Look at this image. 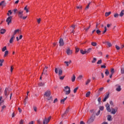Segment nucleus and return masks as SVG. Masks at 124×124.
<instances>
[{
    "instance_id": "f257e3e1",
    "label": "nucleus",
    "mask_w": 124,
    "mask_h": 124,
    "mask_svg": "<svg viewBox=\"0 0 124 124\" xmlns=\"http://www.w3.org/2000/svg\"><path fill=\"white\" fill-rule=\"evenodd\" d=\"M64 92L66 95H68L70 93L71 91L70 90V88L68 86L64 87Z\"/></svg>"
},
{
    "instance_id": "f03ea898",
    "label": "nucleus",
    "mask_w": 124,
    "mask_h": 124,
    "mask_svg": "<svg viewBox=\"0 0 124 124\" xmlns=\"http://www.w3.org/2000/svg\"><path fill=\"white\" fill-rule=\"evenodd\" d=\"M44 95L48 97L47 100H50L52 99V96H50L51 95V92L49 90L45 92Z\"/></svg>"
},
{
    "instance_id": "7ed1b4c3",
    "label": "nucleus",
    "mask_w": 124,
    "mask_h": 124,
    "mask_svg": "<svg viewBox=\"0 0 124 124\" xmlns=\"http://www.w3.org/2000/svg\"><path fill=\"white\" fill-rule=\"evenodd\" d=\"M10 93V89L8 88H6L4 92L5 96H6V97H7Z\"/></svg>"
},
{
    "instance_id": "20e7f679",
    "label": "nucleus",
    "mask_w": 124,
    "mask_h": 124,
    "mask_svg": "<svg viewBox=\"0 0 124 124\" xmlns=\"http://www.w3.org/2000/svg\"><path fill=\"white\" fill-rule=\"evenodd\" d=\"M12 16H8L6 19V22H7V24L8 25H9V24H11V23H12Z\"/></svg>"
},
{
    "instance_id": "39448f33",
    "label": "nucleus",
    "mask_w": 124,
    "mask_h": 124,
    "mask_svg": "<svg viewBox=\"0 0 124 124\" xmlns=\"http://www.w3.org/2000/svg\"><path fill=\"white\" fill-rule=\"evenodd\" d=\"M115 88H116L115 90L116 92H121V91H122V87L121 86V85L119 84L116 85Z\"/></svg>"
},
{
    "instance_id": "423d86ee",
    "label": "nucleus",
    "mask_w": 124,
    "mask_h": 124,
    "mask_svg": "<svg viewBox=\"0 0 124 124\" xmlns=\"http://www.w3.org/2000/svg\"><path fill=\"white\" fill-rule=\"evenodd\" d=\"M94 119H95V115L93 114L92 116L90 117L89 121L90 123H93V121H94Z\"/></svg>"
},
{
    "instance_id": "0eeeda50",
    "label": "nucleus",
    "mask_w": 124,
    "mask_h": 124,
    "mask_svg": "<svg viewBox=\"0 0 124 124\" xmlns=\"http://www.w3.org/2000/svg\"><path fill=\"white\" fill-rule=\"evenodd\" d=\"M23 11L22 10H19L18 12V17L19 18H20V19H22V18H23Z\"/></svg>"
},
{
    "instance_id": "6e6552de",
    "label": "nucleus",
    "mask_w": 124,
    "mask_h": 124,
    "mask_svg": "<svg viewBox=\"0 0 124 124\" xmlns=\"http://www.w3.org/2000/svg\"><path fill=\"white\" fill-rule=\"evenodd\" d=\"M111 114L113 115H115L116 113H117V111H118V108H114L111 109Z\"/></svg>"
},
{
    "instance_id": "1a4fd4ad",
    "label": "nucleus",
    "mask_w": 124,
    "mask_h": 124,
    "mask_svg": "<svg viewBox=\"0 0 124 124\" xmlns=\"http://www.w3.org/2000/svg\"><path fill=\"white\" fill-rule=\"evenodd\" d=\"M59 44H60L59 46H63V45H64V42H63V39H62V38H61L60 39Z\"/></svg>"
},
{
    "instance_id": "9d476101",
    "label": "nucleus",
    "mask_w": 124,
    "mask_h": 124,
    "mask_svg": "<svg viewBox=\"0 0 124 124\" xmlns=\"http://www.w3.org/2000/svg\"><path fill=\"white\" fill-rule=\"evenodd\" d=\"M3 104H4V101L2 100V96H0V106L3 105Z\"/></svg>"
},
{
    "instance_id": "9b49d317",
    "label": "nucleus",
    "mask_w": 124,
    "mask_h": 124,
    "mask_svg": "<svg viewBox=\"0 0 124 124\" xmlns=\"http://www.w3.org/2000/svg\"><path fill=\"white\" fill-rule=\"evenodd\" d=\"M109 93H108L105 95V96L104 98V100H103L104 102H105V101H106V100H107V99H108V98H109Z\"/></svg>"
},
{
    "instance_id": "f8f14e48",
    "label": "nucleus",
    "mask_w": 124,
    "mask_h": 124,
    "mask_svg": "<svg viewBox=\"0 0 124 124\" xmlns=\"http://www.w3.org/2000/svg\"><path fill=\"white\" fill-rule=\"evenodd\" d=\"M66 53H67V55H71V54H72V50H70V49H69V48H68L66 50Z\"/></svg>"
},
{
    "instance_id": "ddd939ff",
    "label": "nucleus",
    "mask_w": 124,
    "mask_h": 124,
    "mask_svg": "<svg viewBox=\"0 0 124 124\" xmlns=\"http://www.w3.org/2000/svg\"><path fill=\"white\" fill-rule=\"evenodd\" d=\"M47 75V70L46 69L44 68L42 73V75Z\"/></svg>"
},
{
    "instance_id": "4468645a",
    "label": "nucleus",
    "mask_w": 124,
    "mask_h": 124,
    "mask_svg": "<svg viewBox=\"0 0 124 124\" xmlns=\"http://www.w3.org/2000/svg\"><path fill=\"white\" fill-rule=\"evenodd\" d=\"M14 38H15V36L12 35L9 41L10 43H12L13 42V40H14Z\"/></svg>"
},
{
    "instance_id": "2eb2a0df",
    "label": "nucleus",
    "mask_w": 124,
    "mask_h": 124,
    "mask_svg": "<svg viewBox=\"0 0 124 124\" xmlns=\"http://www.w3.org/2000/svg\"><path fill=\"white\" fill-rule=\"evenodd\" d=\"M19 29H17V30H16L14 32V34L13 35H14V36H15V34H16V33H19Z\"/></svg>"
},
{
    "instance_id": "dca6fc26",
    "label": "nucleus",
    "mask_w": 124,
    "mask_h": 124,
    "mask_svg": "<svg viewBox=\"0 0 124 124\" xmlns=\"http://www.w3.org/2000/svg\"><path fill=\"white\" fill-rule=\"evenodd\" d=\"M68 112H69V108H67L66 111L64 112V113L62 115V118H63V116H64V115H65V114H67V113H68Z\"/></svg>"
},
{
    "instance_id": "f3484780",
    "label": "nucleus",
    "mask_w": 124,
    "mask_h": 124,
    "mask_svg": "<svg viewBox=\"0 0 124 124\" xmlns=\"http://www.w3.org/2000/svg\"><path fill=\"white\" fill-rule=\"evenodd\" d=\"M1 5H2V6H5V5H6V3H5L4 1H1L0 3V6H1Z\"/></svg>"
},
{
    "instance_id": "a211bd4d",
    "label": "nucleus",
    "mask_w": 124,
    "mask_h": 124,
    "mask_svg": "<svg viewBox=\"0 0 124 124\" xmlns=\"http://www.w3.org/2000/svg\"><path fill=\"white\" fill-rule=\"evenodd\" d=\"M49 123V120H47V118H45L43 121V124H48Z\"/></svg>"
},
{
    "instance_id": "6ab92c4d",
    "label": "nucleus",
    "mask_w": 124,
    "mask_h": 124,
    "mask_svg": "<svg viewBox=\"0 0 124 124\" xmlns=\"http://www.w3.org/2000/svg\"><path fill=\"white\" fill-rule=\"evenodd\" d=\"M72 32L71 33H74V29H75V28H76V25H72Z\"/></svg>"
},
{
    "instance_id": "aec40b11",
    "label": "nucleus",
    "mask_w": 124,
    "mask_h": 124,
    "mask_svg": "<svg viewBox=\"0 0 124 124\" xmlns=\"http://www.w3.org/2000/svg\"><path fill=\"white\" fill-rule=\"evenodd\" d=\"M5 31H6V30H5V29H1L0 30L1 34H4V33H5Z\"/></svg>"
},
{
    "instance_id": "412c9836",
    "label": "nucleus",
    "mask_w": 124,
    "mask_h": 124,
    "mask_svg": "<svg viewBox=\"0 0 124 124\" xmlns=\"http://www.w3.org/2000/svg\"><path fill=\"white\" fill-rule=\"evenodd\" d=\"M66 98H67V97H66L65 98H64L62 100H61V103L62 104H63L64 103V101L66 100Z\"/></svg>"
},
{
    "instance_id": "4be33fe9",
    "label": "nucleus",
    "mask_w": 124,
    "mask_h": 124,
    "mask_svg": "<svg viewBox=\"0 0 124 124\" xmlns=\"http://www.w3.org/2000/svg\"><path fill=\"white\" fill-rule=\"evenodd\" d=\"M90 83H91V79L89 78L88 79L86 82H85V85H89V84H90Z\"/></svg>"
},
{
    "instance_id": "5701e85b",
    "label": "nucleus",
    "mask_w": 124,
    "mask_h": 124,
    "mask_svg": "<svg viewBox=\"0 0 124 124\" xmlns=\"http://www.w3.org/2000/svg\"><path fill=\"white\" fill-rule=\"evenodd\" d=\"M62 75V69L59 70V76Z\"/></svg>"
},
{
    "instance_id": "b1692460",
    "label": "nucleus",
    "mask_w": 124,
    "mask_h": 124,
    "mask_svg": "<svg viewBox=\"0 0 124 124\" xmlns=\"http://www.w3.org/2000/svg\"><path fill=\"white\" fill-rule=\"evenodd\" d=\"M38 85L39 87H43V86L45 85V83H44V82H41L39 83Z\"/></svg>"
},
{
    "instance_id": "393cba45",
    "label": "nucleus",
    "mask_w": 124,
    "mask_h": 124,
    "mask_svg": "<svg viewBox=\"0 0 124 124\" xmlns=\"http://www.w3.org/2000/svg\"><path fill=\"white\" fill-rule=\"evenodd\" d=\"M80 53L82 55H85V54H87L86 50L84 51V50H83V49L80 50Z\"/></svg>"
},
{
    "instance_id": "a878e982",
    "label": "nucleus",
    "mask_w": 124,
    "mask_h": 124,
    "mask_svg": "<svg viewBox=\"0 0 124 124\" xmlns=\"http://www.w3.org/2000/svg\"><path fill=\"white\" fill-rule=\"evenodd\" d=\"M121 74H124V65H122V67L121 68Z\"/></svg>"
},
{
    "instance_id": "bb28decb",
    "label": "nucleus",
    "mask_w": 124,
    "mask_h": 124,
    "mask_svg": "<svg viewBox=\"0 0 124 124\" xmlns=\"http://www.w3.org/2000/svg\"><path fill=\"white\" fill-rule=\"evenodd\" d=\"M76 79V77L75 75H73V77L72 78V82H74Z\"/></svg>"
},
{
    "instance_id": "cd10ccee",
    "label": "nucleus",
    "mask_w": 124,
    "mask_h": 124,
    "mask_svg": "<svg viewBox=\"0 0 124 124\" xmlns=\"http://www.w3.org/2000/svg\"><path fill=\"white\" fill-rule=\"evenodd\" d=\"M124 10L121 11V13L119 15V16L120 17H123V16H124Z\"/></svg>"
},
{
    "instance_id": "c85d7f7f",
    "label": "nucleus",
    "mask_w": 124,
    "mask_h": 124,
    "mask_svg": "<svg viewBox=\"0 0 124 124\" xmlns=\"http://www.w3.org/2000/svg\"><path fill=\"white\" fill-rule=\"evenodd\" d=\"M82 78H83V76L80 75L78 76V77L77 79V80L80 81L81 80V79H82Z\"/></svg>"
},
{
    "instance_id": "c756f323",
    "label": "nucleus",
    "mask_w": 124,
    "mask_h": 124,
    "mask_svg": "<svg viewBox=\"0 0 124 124\" xmlns=\"http://www.w3.org/2000/svg\"><path fill=\"white\" fill-rule=\"evenodd\" d=\"M105 74L106 75V76H108L109 75V74H110V73L109 72V71H108V70L106 69V71H105Z\"/></svg>"
},
{
    "instance_id": "7c9ffc66",
    "label": "nucleus",
    "mask_w": 124,
    "mask_h": 124,
    "mask_svg": "<svg viewBox=\"0 0 124 124\" xmlns=\"http://www.w3.org/2000/svg\"><path fill=\"white\" fill-rule=\"evenodd\" d=\"M108 121H112V116L110 115H108Z\"/></svg>"
},
{
    "instance_id": "2f4dec72",
    "label": "nucleus",
    "mask_w": 124,
    "mask_h": 124,
    "mask_svg": "<svg viewBox=\"0 0 124 124\" xmlns=\"http://www.w3.org/2000/svg\"><path fill=\"white\" fill-rule=\"evenodd\" d=\"M90 95H91V92L89 91L86 93V97H89V96H90Z\"/></svg>"
},
{
    "instance_id": "473e14b6",
    "label": "nucleus",
    "mask_w": 124,
    "mask_h": 124,
    "mask_svg": "<svg viewBox=\"0 0 124 124\" xmlns=\"http://www.w3.org/2000/svg\"><path fill=\"white\" fill-rule=\"evenodd\" d=\"M110 14H111V12H106L105 13L106 17H108V16H109V15H110Z\"/></svg>"
},
{
    "instance_id": "72a5a7b5",
    "label": "nucleus",
    "mask_w": 124,
    "mask_h": 124,
    "mask_svg": "<svg viewBox=\"0 0 124 124\" xmlns=\"http://www.w3.org/2000/svg\"><path fill=\"white\" fill-rule=\"evenodd\" d=\"M8 12L7 13V16H10V15H12V12H11V10H9Z\"/></svg>"
},
{
    "instance_id": "f704fd0d",
    "label": "nucleus",
    "mask_w": 124,
    "mask_h": 124,
    "mask_svg": "<svg viewBox=\"0 0 124 124\" xmlns=\"http://www.w3.org/2000/svg\"><path fill=\"white\" fill-rule=\"evenodd\" d=\"M106 43H107V45L108 46V47H111V46H112V44L109 42H106Z\"/></svg>"
},
{
    "instance_id": "c9c22d12",
    "label": "nucleus",
    "mask_w": 124,
    "mask_h": 124,
    "mask_svg": "<svg viewBox=\"0 0 124 124\" xmlns=\"http://www.w3.org/2000/svg\"><path fill=\"white\" fill-rule=\"evenodd\" d=\"M91 45H92V46H95L97 45V44L96 42H93L91 43Z\"/></svg>"
},
{
    "instance_id": "e433bc0d",
    "label": "nucleus",
    "mask_w": 124,
    "mask_h": 124,
    "mask_svg": "<svg viewBox=\"0 0 124 124\" xmlns=\"http://www.w3.org/2000/svg\"><path fill=\"white\" fill-rule=\"evenodd\" d=\"M92 51V48H89V49H87V50H86V53H90L91 51Z\"/></svg>"
},
{
    "instance_id": "4c0bfd02",
    "label": "nucleus",
    "mask_w": 124,
    "mask_h": 124,
    "mask_svg": "<svg viewBox=\"0 0 124 124\" xmlns=\"http://www.w3.org/2000/svg\"><path fill=\"white\" fill-rule=\"evenodd\" d=\"M91 2L88 3V4L87 5V6L86 7V8H85V10H88V9L89 8V7H90V4H91Z\"/></svg>"
},
{
    "instance_id": "58836bf2",
    "label": "nucleus",
    "mask_w": 124,
    "mask_h": 124,
    "mask_svg": "<svg viewBox=\"0 0 124 124\" xmlns=\"http://www.w3.org/2000/svg\"><path fill=\"white\" fill-rule=\"evenodd\" d=\"M101 63H102V60L101 59L98 61V62H97V64H101Z\"/></svg>"
},
{
    "instance_id": "ea45409f",
    "label": "nucleus",
    "mask_w": 124,
    "mask_h": 124,
    "mask_svg": "<svg viewBox=\"0 0 124 124\" xmlns=\"http://www.w3.org/2000/svg\"><path fill=\"white\" fill-rule=\"evenodd\" d=\"M110 72H111V74H113L114 73H115V71L114 68H111V69L110 70Z\"/></svg>"
},
{
    "instance_id": "a19ab883",
    "label": "nucleus",
    "mask_w": 124,
    "mask_h": 124,
    "mask_svg": "<svg viewBox=\"0 0 124 124\" xmlns=\"http://www.w3.org/2000/svg\"><path fill=\"white\" fill-rule=\"evenodd\" d=\"M106 108L108 112H109V113H110V112H111V108H110V107H107Z\"/></svg>"
},
{
    "instance_id": "79ce46f5",
    "label": "nucleus",
    "mask_w": 124,
    "mask_h": 124,
    "mask_svg": "<svg viewBox=\"0 0 124 124\" xmlns=\"http://www.w3.org/2000/svg\"><path fill=\"white\" fill-rule=\"evenodd\" d=\"M4 62L3 60H0V66H2V62Z\"/></svg>"
},
{
    "instance_id": "37998d69",
    "label": "nucleus",
    "mask_w": 124,
    "mask_h": 124,
    "mask_svg": "<svg viewBox=\"0 0 124 124\" xmlns=\"http://www.w3.org/2000/svg\"><path fill=\"white\" fill-rule=\"evenodd\" d=\"M120 15L118 14H115L114 15V18H118Z\"/></svg>"
},
{
    "instance_id": "c03bdc74",
    "label": "nucleus",
    "mask_w": 124,
    "mask_h": 124,
    "mask_svg": "<svg viewBox=\"0 0 124 124\" xmlns=\"http://www.w3.org/2000/svg\"><path fill=\"white\" fill-rule=\"evenodd\" d=\"M78 87H76L75 89H74V93H76L77 92V90H78Z\"/></svg>"
},
{
    "instance_id": "a18cd8bd",
    "label": "nucleus",
    "mask_w": 124,
    "mask_h": 124,
    "mask_svg": "<svg viewBox=\"0 0 124 124\" xmlns=\"http://www.w3.org/2000/svg\"><path fill=\"white\" fill-rule=\"evenodd\" d=\"M101 32V31H100V30H96V33L97 34H100Z\"/></svg>"
},
{
    "instance_id": "49530a36",
    "label": "nucleus",
    "mask_w": 124,
    "mask_h": 124,
    "mask_svg": "<svg viewBox=\"0 0 124 124\" xmlns=\"http://www.w3.org/2000/svg\"><path fill=\"white\" fill-rule=\"evenodd\" d=\"M77 9H82V6L79 5L77 6Z\"/></svg>"
},
{
    "instance_id": "de8ad7c7",
    "label": "nucleus",
    "mask_w": 124,
    "mask_h": 124,
    "mask_svg": "<svg viewBox=\"0 0 124 124\" xmlns=\"http://www.w3.org/2000/svg\"><path fill=\"white\" fill-rule=\"evenodd\" d=\"M96 62V58H93V61H92V63H94V62Z\"/></svg>"
},
{
    "instance_id": "09e8293b",
    "label": "nucleus",
    "mask_w": 124,
    "mask_h": 124,
    "mask_svg": "<svg viewBox=\"0 0 124 124\" xmlns=\"http://www.w3.org/2000/svg\"><path fill=\"white\" fill-rule=\"evenodd\" d=\"M64 63H65L66 65V66H68L69 65V64L68 63V62H67V61H65L64 62Z\"/></svg>"
},
{
    "instance_id": "8fccbe9b",
    "label": "nucleus",
    "mask_w": 124,
    "mask_h": 124,
    "mask_svg": "<svg viewBox=\"0 0 124 124\" xmlns=\"http://www.w3.org/2000/svg\"><path fill=\"white\" fill-rule=\"evenodd\" d=\"M14 11V14H16V13H17V11H18V10H17V9H15L13 10Z\"/></svg>"
},
{
    "instance_id": "3c124183",
    "label": "nucleus",
    "mask_w": 124,
    "mask_h": 124,
    "mask_svg": "<svg viewBox=\"0 0 124 124\" xmlns=\"http://www.w3.org/2000/svg\"><path fill=\"white\" fill-rule=\"evenodd\" d=\"M8 54V50H6L5 52V54H4V57H6V56H7V54Z\"/></svg>"
},
{
    "instance_id": "603ef678",
    "label": "nucleus",
    "mask_w": 124,
    "mask_h": 124,
    "mask_svg": "<svg viewBox=\"0 0 124 124\" xmlns=\"http://www.w3.org/2000/svg\"><path fill=\"white\" fill-rule=\"evenodd\" d=\"M6 50V46H4L2 48V52H4V51H5Z\"/></svg>"
},
{
    "instance_id": "864d4df0",
    "label": "nucleus",
    "mask_w": 124,
    "mask_h": 124,
    "mask_svg": "<svg viewBox=\"0 0 124 124\" xmlns=\"http://www.w3.org/2000/svg\"><path fill=\"white\" fill-rule=\"evenodd\" d=\"M106 31H107V28L106 26V27H105V30L103 31V33L104 34V33L106 32Z\"/></svg>"
},
{
    "instance_id": "5fc2aeb1",
    "label": "nucleus",
    "mask_w": 124,
    "mask_h": 124,
    "mask_svg": "<svg viewBox=\"0 0 124 124\" xmlns=\"http://www.w3.org/2000/svg\"><path fill=\"white\" fill-rule=\"evenodd\" d=\"M99 109H100V111H103V110H104V107H100L99 108Z\"/></svg>"
},
{
    "instance_id": "6e6d98bb",
    "label": "nucleus",
    "mask_w": 124,
    "mask_h": 124,
    "mask_svg": "<svg viewBox=\"0 0 124 124\" xmlns=\"http://www.w3.org/2000/svg\"><path fill=\"white\" fill-rule=\"evenodd\" d=\"M55 73H56V74H58V68H56L55 69Z\"/></svg>"
},
{
    "instance_id": "4d7b16f0",
    "label": "nucleus",
    "mask_w": 124,
    "mask_h": 124,
    "mask_svg": "<svg viewBox=\"0 0 124 124\" xmlns=\"http://www.w3.org/2000/svg\"><path fill=\"white\" fill-rule=\"evenodd\" d=\"M28 6H26L25 8H24V10L26 11L27 13H28V12H29V10H28V8H27Z\"/></svg>"
},
{
    "instance_id": "13d9d810",
    "label": "nucleus",
    "mask_w": 124,
    "mask_h": 124,
    "mask_svg": "<svg viewBox=\"0 0 124 124\" xmlns=\"http://www.w3.org/2000/svg\"><path fill=\"white\" fill-rule=\"evenodd\" d=\"M79 49L78 47L76 48V52L78 53L79 52Z\"/></svg>"
},
{
    "instance_id": "bf43d9fd",
    "label": "nucleus",
    "mask_w": 124,
    "mask_h": 124,
    "mask_svg": "<svg viewBox=\"0 0 124 124\" xmlns=\"http://www.w3.org/2000/svg\"><path fill=\"white\" fill-rule=\"evenodd\" d=\"M115 47L116 48V49L117 50H120V49H122L121 47H120V46H116Z\"/></svg>"
},
{
    "instance_id": "052dcab7",
    "label": "nucleus",
    "mask_w": 124,
    "mask_h": 124,
    "mask_svg": "<svg viewBox=\"0 0 124 124\" xmlns=\"http://www.w3.org/2000/svg\"><path fill=\"white\" fill-rule=\"evenodd\" d=\"M100 114V110H98V112L96 113V115L97 116H99V115Z\"/></svg>"
},
{
    "instance_id": "680f3d73",
    "label": "nucleus",
    "mask_w": 124,
    "mask_h": 124,
    "mask_svg": "<svg viewBox=\"0 0 124 124\" xmlns=\"http://www.w3.org/2000/svg\"><path fill=\"white\" fill-rule=\"evenodd\" d=\"M41 21V19L40 18L37 19V23H38L39 24H40Z\"/></svg>"
},
{
    "instance_id": "e2e57ef3",
    "label": "nucleus",
    "mask_w": 124,
    "mask_h": 124,
    "mask_svg": "<svg viewBox=\"0 0 124 124\" xmlns=\"http://www.w3.org/2000/svg\"><path fill=\"white\" fill-rule=\"evenodd\" d=\"M100 101H101V97H99L98 98V102H99V103H100Z\"/></svg>"
},
{
    "instance_id": "0e129e2a",
    "label": "nucleus",
    "mask_w": 124,
    "mask_h": 124,
    "mask_svg": "<svg viewBox=\"0 0 124 124\" xmlns=\"http://www.w3.org/2000/svg\"><path fill=\"white\" fill-rule=\"evenodd\" d=\"M18 110L19 112V113H22V109L20 108H18Z\"/></svg>"
},
{
    "instance_id": "69168bd1",
    "label": "nucleus",
    "mask_w": 124,
    "mask_h": 124,
    "mask_svg": "<svg viewBox=\"0 0 124 124\" xmlns=\"http://www.w3.org/2000/svg\"><path fill=\"white\" fill-rule=\"evenodd\" d=\"M64 76H63V77H60V80H63V79H64Z\"/></svg>"
},
{
    "instance_id": "338daca9",
    "label": "nucleus",
    "mask_w": 124,
    "mask_h": 124,
    "mask_svg": "<svg viewBox=\"0 0 124 124\" xmlns=\"http://www.w3.org/2000/svg\"><path fill=\"white\" fill-rule=\"evenodd\" d=\"M101 68H106V66L105 65H102L101 66Z\"/></svg>"
},
{
    "instance_id": "774afa93",
    "label": "nucleus",
    "mask_w": 124,
    "mask_h": 124,
    "mask_svg": "<svg viewBox=\"0 0 124 124\" xmlns=\"http://www.w3.org/2000/svg\"><path fill=\"white\" fill-rule=\"evenodd\" d=\"M24 124V121L23 120H21L20 122V124Z\"/></svg>"
}]
</instances>
